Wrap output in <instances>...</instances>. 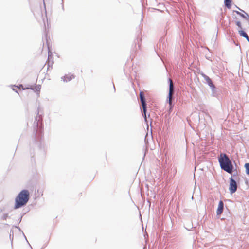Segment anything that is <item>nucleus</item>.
Instances as JSON below:
<instances>
[{
  "mask_svg": "<svg viewBox=\"0 0 249 249\" xmlns=\"http://www.w3.org/2000/svg\"><path fill=\"white\" fill-rule=\"evenodd\" d=\"M40 107L39 106L37 107L36 115L35 117V121L33 124V136L32 139V142L30 143V152L31 157V161H35L34 159V155H32L31 152L32 147H37L39 149H42V140L44 135V124L43 116L40 114Z\"/></svg>",
  "mask_w": 249,
  "mask_h": 249,
  "instance_id": "obj_1",
  "label": "nucleus"
},
{
  "mask_svg": "<svg viewBox=\"0 0 249 249\" xmlns=\"http://www.w3.org/2000/svg\"><path fill=\"white\" fill-rule=\"evenodd\" d=\"M218 161L221 169L228 173L232 175V173L236 170V163L234 162V166L228 156L225 153H220L218 157Z\"/></svg>",
  "mask_w": 249,
  "mask_h": 249,
  "instance_id": "obj_2",
  "label": "nucleus"
},
{
  "mask_svg": "<svg viewBox=\"0 0 249 249\" xmlns=\"http://www.w3.org/2000/svg\"><path fill=\"white\" fill-rule=\"evenodd\" d=\"M30 199V192L27 189L22 190L15 199L14 209H18L26 205Z\"/></svg>",
  "mask_w": 249,
  "mask_h": 249,
  "instance_id": "obj_3",
  "label": "nucleus"
},
{
  "mask_svg": "<svg viewBox=\"0 0 249 249\" xmlns=\"http://www.w3.org/2000/svg\"><path fill=\"white\" fill-rule=\"evenodd\" d=\"M37 79L34 85L28 84L25 86L23 84H19L18 87H19L20 91L26 89H31L36 93L37 97H39L41 85L40 84H36Z\"/></svg>",
  "mask_w": 249,
  "mask_h": 249,
  "instance_id": "obj_4",
  "label": "nucleus"
},
{
  "mask_svg": "<svg viewBox=\"0 0 249 249\" xmlns=\"http://www.w3.org/2000/svg\"><path fill=\"white\" fill-rule=\"evenodd\" d=\"M140 100L142 106V109L141 110L142 114L144 118L145 121H146V112H147V103L146 100L145 98L144 94L142 91H140Z\"/></svg>",
  "mask_w": 249,
  "mask_h": 249,
  "instance_id": "obj_5",
  "label": "nucleus"
},
{
  "mask_svg": "<svg viewBox=\"0 0 249 249\" xmlns=\"http://www.w3.org/2000/svg\"><path fill=\"white\" fill-rule=\"evenodd\" d=\"M238 183L235 179L231 176L229 178V190L230 193L232 195L235 193L237 191Z\"/></svg>",
  "mask_w": 249,
  "mask_h": 249,
  "instance_id": "obj_6",
  "label": "nucleus"
},
{
  "mask_svg": "<svg viewBox=\"0 0 249 249\" xmlns=\"http://www.w3.org/2000/svg\"><path fill=\"white\" fill-rule=\"evenodd\" d=\"M224 213L226 215V217L222 218L221 220H225V222L227 226H231L233 224V218L231 216V214L230 212L229 209L226 208V210L225 211Z\"/></svg>",
  "mask_w": 249,
  "mask_h": 249,
  "instance_id": "obj_7",
  "label": "nucleus"
},
{
  "mask_svg": "<svg viewBox=\"0 0 249 249\" xmlns=\"http://www.w3.org/2000/svg\"><path fill=\"white\" fill-rule=\"evenodd\" d=\"M168 83L169 85V91L167 99H168V100L170 101V99L173 98V100L174 99V97H172V95L175 91V87L174 83L172 81V79H168Z\"/></svg>",
  "mask_w": 249,
  "mask_h": 249,
  "instance_id": "obj_8",
  "label": "nucleus"
},
{
  "mask_svg": "<svg viewBox=\"0 0 249 249\" xmlns=\"http://www.w3.org/2000/svg\"><path fill=\"white\" fill-rule=\"evenodd\" d=\"M166 102L169 104V107L166 111V113L165 114V116L167 117L169 116L171 113L172 112L173 110V107L174 106V103L172 101V99H170V100H168V99H166Z\"/></svg>",
  "mask_w": 249,
  "mask_h": 249,
  "instance_id": "obj_9",
  "label": "nucleus"
},
{
  "mask_svg": "<svg viewBox=\"0 0 249 249\" xmlns=\"http://www.w3.org/2000/svg\"><path fill=\"white\" fill-rule=\"evenodd\" d=\"M224 207V204L222 200H220L218 203V207L216 210L217 216L221 215V213L223 212Z\"/></svg>",
  "mask_w": 249,
  "mask_h": 249,
  "instance_id": "obj_10",
  "label": "nucleus"
},
{
  "mask_svg": "<svg viewBox=\"0 0 249 249\" xmlns=\"http://www.w3.org/2000/svg\"><path fill=\"white\" fill-rule=\"evenodd\" d=\"M212 95L213 97H217L219 94V89L217 88L215 86L213 87V88L211 89Z\"/></svg>",
  "mask_w": 249,
  "mask_h": 249,
  "instance_id": "obj_11",
  "label": "nucleus"
},
{
  "mask_svg": "<svg viewBox=\"0 0 249 249\" xmlns=\"http://www.w3.org/2000/svg\"><path fill=\"white\" fill-rule=\"evenodd\" d=\"M239 34L240 35V36H243L246 38L247 40L249 42V37L248 36V35L242 29L239 30L238 31Z\"/></svg>",
  "mask_w": 249,
  "mask_h": 249,
  "instance_id": "obj_12",
  "label": "nucleus"
},
{
  "mask_svg": "<svg viewBox=\"0 0 249 249\" xmlns=\"http://www.w3.org/2000/svg\"><path fill=\"white\" fill-rule=\"evenodd\" d=\"M10 86L11 87L12 90L14 91L16 93H17L20 96V95L18 92L20 90L19 89V87H18V86L16 85H11Z\"/></svg>",
  "mask_w": 249,
  "mask_h": 249,
  "instance_id": "obj_13",
  "label": "nucleus"
},
{
  "mask_svg": "<svg viewBox=\"0 0 249 249\" xmlns=\"http://www.w3.org/2000/svg\"><path fill=\"white\" fill-rule=\"evenodd\" d=\"M206 81V83L210 86L211 89L213 88V87L215 86L212 80V79H204Z\"/></svg>",
  "mask_w": 249,
  "mask_h": 249,
  "instance_id": "obj_14",
  "label": "nucleus"
},
{
  "mask_svg": "<svg viewBox=\"0 0 249 249\" xmlns=\"http://www.w3.org/2000/svg\"><path fill=\"white\" fill-rule=\"evenodd\" d=\"M244 168L245 169L246 174L249 176V162H247L244 164Z\"/></svg>",
  "mask_w": 249,
  "mask_h": 249,
  "instance_id": "obj_15",
  "label": "nucleus"
},
{
  "mask_svg": "<svg viewBox=\"0 0 249 249\" xmlns=\"http://www.w3.org/2000/svg\"><path fill=\"white\" fill-rule=\"evenodd\" d=\"M224 3L226 6L229 8H231V0H224Z\"/></svg>",
  "mask_w": 249,
  "mask_h": 249,
  "instance_id": "obj_16",
  "label": "nucleus"
},
{
  "mask_svg": "<svg viewBox=\"0 0 249 249\" xmlns=\"http://www.w3.org/2000/svg\"><path fill=\"white\" fill-rule=\"evenodd\" d=\"M237 13H238V14H239V15H240L242 17H243V18H245L247 20H249V16L246 14V15H245L239 12H237Z\"/></svg>",
  "mask_w": 249,
  "mask_h": 249,
  "instance_id": "obj_17",
  "label": "nucleus"
},
{
  "mask_svg": "<svg viewBox=\"0 0 249 249\" xmlns=\"http://www.w3.org/2000/svg\"><path fill=\"white\" fill-rule=\"evenodd\" d=\"M237 174H238V173H237V165H236V170H234L232 173L231 176H232V178H233L234 177L237 176Z\"/></svg>",
  "mask_w": 249,
  "mask_h": 249,
  "instance_id": "obj_18",
  "label": "nucleus"
},
{
  "mask_svg": "<svg viewBox=\"0 0 249 249\" xmlns=\"http://www.w3.org/2000/svg\"><path fill=\"white\" fill-rule=\"evenodd\" d=\"M26 212H25L21 214L20 217L18 219V224L21 222L23 216L26 214Z\"/></svg>",
  "mask_w": 249,
  "mask_h": 249,
  "instance_id": "obj_19",
  "label": "nucleus"
},
{
  "mask_svg": "<svg viewBox=\"0 0 249 249\" xmlns=\"http://www.w3.org/2000/svg\"><path fill=\"white\" fill-rule=\"evenodd\" d=\"M235 23L236 25L238 26V27L240 29V30L242 29L241 23L239 21H236Z\"/></svg>",
  "mask_w": 249,
  "mask_h": 249,
  "instance_id": "obj_20",
  "label": "nucleus"
},
{
  "mask_svg": "<svg viewBox=\"0 0 249 249\" xmlns=\"http://www.w3.org/2000/svg\"><path fill=\"white\" fill-rule=\"evenodd\" d=\"M8 217V214L7 213H5L3 214L1 219L3 220H6V219Z\"/></svg>",
  "mask_w": 249,
  "mask_h": 249,
  "instance_id": "obj_21",
  "label": "nucleus"
},
{
  "mask_svg": "<svg viewBox=\"0 0 249 249\" xmlns=\"http://www.w3.org/2000/svg\"><path fill=\"white\" fill-rule=\"evenodd\" d=\"M11 232H12V237H11V234L10 233V236H9V238H10V239L11 240V243H12L13 240V231L12 230H11V231H10L11 233Z\"/></svg>",
  "mask_w": 249,
  "mask_h": 249,
  "instance_id": "obj_22",
  "label": "nucleus"
},
{
  "mask_svg": "<svg viewBox=\"0 0 249 249\" xmlns=\"http://www.w3.org/2000/svg\"><path fill=\"white\" fill-rule=\"evenodd\" d=\"M64 82H68L70 81L72 79H62Z\"/></svg>",
  "mask_w": 249,
  "mask_h": 249,
  "instance_id": "obj_23",
  "label": "nucleus"
},
{
  "mask_svg": "<svg viewBox=\"0 0 249 249\" xmlns=\"http://www.w3.org/2000/svg\"><path fill=\"white\" fill-rule=\"evenodd\" d=\"M18 231H20V232H21L22 234H24V232L23 231H22V230L20 229V228L19 227H18Z\"/></svg>",
  "mask_w": 249,
  "mask_h": 249,
  "instance_id": "obj_24",
  "label": "nucleus"
},
{
  "mask_svg": "<svg viewBox=\"0 0 249 249\" xmlns=\"http://www.w3.org/2000/svg\"><path fill=\"white\" fill-rule=\"evenodd\" d=\"M112 83L113 87L114 92H115L116 89H115V85H114V83L113 82H112Z\"/></svg>",
  "mask_w": 249,
  "mask_h": 249,
  "instance_id": "obj_25",
  "label": "nucleus"
},
{
  "mask_svg": "<svg viewBox=\"0 0 249 249\" xmlns=\"http://www.w3.org/2000/svg\"><path fill=\"white\" fill-rule=\"evenodd\" d=\"M192 228H193V226H191L190 228H186V229L188 231H191V230Z\"/></svg>",
  "mask_w": 249,
  "mask_h": 249,
  "instance_id": "obj_26",
  "label": "nucleus"
},
{
  "mask_svg": "<svg viewBox=\"0 0 249 249\" xmlns=\"http://www.w3.org/2000/svg\"><path fill=\"white\" fill-rule=\"evenodd\" d=\"M18 227H19L18 225H13V227H15L17 229H18Z\"/></svg>",
  "mask_w": 249,
  "mask_h": 249,
  "instance_id": "obj_27",
  "label": "nucleus"
},
{
  "mask_svg": "<svg viewBox=\"0 0 249 249\" xmlns=\"http://www.w3.org/2000/svg\"><path fill=\"white\" fill-rule=\"evenodd\" d=\"M23 235L24 237L25 238V240H26V241H27V242H28V240H27V238H26V236H25V234H23Z\"/></svg>",
  "mask_w": 249,
  "mask_h": 249,
  "instance_id": "obj_28",
  "label": "nucleus"
},
{
  "mask_svg": "<svg viewBox=\"0 0 249 249\" xmlns=\"http://www.w3.org/2000/svg\"><path fill=\"white\" fill-rule=\"evenodd\" d=\"M145 156V153H144V155H143V159H144V158Z\"/></svg>",
  "mask_w": 249,
  "mask_h": 249,
  "instance_id": "obj_29",
  "label": "nucleus"
},
{
  "mask_svg": "<svg viewBox=\"0 0 249 249\" xmlns=\"http://www.w3.org/2000/svg\"><path fill=\"white\" fill-rule=\"evenodd\" d=\"M44 79H41V81L43 82Z\"/></svg>",
  "mask_w": 249,
  "mask_h": 249,
  "instance_id": "obj_30",
  "label": "nucleus"
},
{
  "mask_svg": "<svg viewBox=\"0 0 249 249\" xmlns=\"http://www.w3.org/2000/svg\"><path fill=\"white\" fill-rule=\"evenodd\" d=\"M31 249H32V248H31Z\"/></svg>",
  "mask_w": 249,
  "mask_h": 249,
  "instance_id": "obj_31",
  "label": "nucleus"
}]
</instances>
